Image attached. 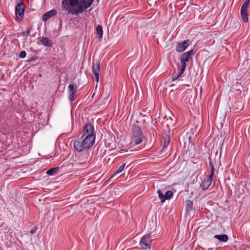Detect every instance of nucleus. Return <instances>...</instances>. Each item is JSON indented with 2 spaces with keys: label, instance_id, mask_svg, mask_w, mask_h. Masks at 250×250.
Segmentation results:
<instances>
[{
  "label": "nucleus",
  "instance_id": "nucleus-1",
  "mask_svg": "<svg viewBox=\"0 0 250 250\" xmlns=\"http://www.w3.org/2000/svg\"><path fill=\"white\" fill-rule=\"evenodd\" d=\"M94 0H62V7L68 13L78 15L85 11Z\"/></svg>",
  "mask_w": 250,
  "mask_h": 250
},
{
  "label": "nucleus",
  "instance_id": "nucleus-2",
  "mask_svg": "<svg viewBox=\"0 0 250 250\" xmlns=\"http://www.w3.org/2000/svg\"><path fill=\"white\" fill-rule=\"evenodd\" d=\"M195 54L194 49H191L188 52L183 53L180 57L181 68L184 70L186 68V62L192 59V56Z\"/></svg>",
  "mask_w": 250,
  "mask_h": 250
},
{
  "label": "nucleus",
  "instance_id": "nucleus-3",
  "mask_svg": "<svg viewBox=\"0 0 250 250\" xmlns=\"http://www.w3.org/2000/svg\"><path fill=\"white\" fill-rule=\"evenodd\" d=\"M132 140L134 141L135 145H139L142 142L145 136L141 128L138 126H135L133 129L132 134Z\"/></svg>",
  "mask_w": 250,
  "mask_h": 250
},
{
  "label": "nucleus",
  "instance_id": "nucleus-4",
  "mask_svg": "<svg viewBox=\"0 0 250 250\" xmlns=\"http://www.w3.org/2000/svg\"><path fill=\"white\" fill-rule=\"evenodd\" d=\"M151 239L150 234H146L143 236L140 241V246L142 249L144 250H150V243Z\"/></svg>",
  "mask_w": 250,
  "mask_h": 250
},
{
  "label": "nucleus",
  "instance_id": "nucleus-5",
  "mask_svg": "<svg viewBox=\"0 0 250 250\" xmlns=\"http://www.w3.org/2000/svg\"><path fill=\"white\" fill-rule=\"evenodd\" d=\"M71 143H73L75 149L78 152H82L84 150L88 149L84 141L82 140L81 139H78L74 141H72Z\"/></svg>",
  "mask_w": 250,
  "mask_h": 250
},
{
  "label": "nucleus",
  "instance_id": "nucleus-6",
  "mask_svg": "<svg viewBox=\"0 0 250 250\" xmlns=\"http://www.w3.org/2000/svg\"><path fill=\"white\" fill-rule=\"evenodd\" d=\"M25 6L23 2H18L15 7V14L17 18L22 19L24 14Z\"/></svg>",
  "mask_w": 250,
  "mask_h": 250
},
{
  "label": "nucleus",
  "instance_id": "nucleus-7",
  "mask_svg": "<svg viewBox=\"0 0 250 250\" xmlns=\"http://www.w3.org/2000/svg\"><path fill=\"white\" fill-rule=\"evenodd\" d=\"M68 89L69 90L68 99L71 102H72L75 100V95L78 86L75 83H73L68 85Z\"/></svg>",
  "mask_w": 250,
  "mask_h": 250
},
{
  "label": "nucleus",
  "instance_id": "nucleus-8",
  "mask_svg": "<svg viewBox=\"0 0 250 250\" xmlns=\"http://www.w3.org/2000/svg\"><path fill=\"white\" fill-rule=\"evenodd\" d=\"M189 44V40H186L181 42H178L175 50L178 53H182L187 49Z\"/></svg>",
  "mask_w": 250,
  "mask_h": 250
},
{
  "label": "nucleus",
  "instance_id": "nucleus-9",
  "mask_svg": "<svg viewBox=\"0 0 250 250\" xmlns=\"http://www.w3.org/2000/svg\"><path fill=\"white\" fill-rule=\"evenodd\" d=\"M92 73L94 75V79L98 83L99 81V72L100 69V62L96 61L92 63Z\"/></svg>",
  "mask_w": 250,
  "mask_h": 250
},
{
  "label": "nucleus",
  "instance_id": "nucleus-10",
  "mask_svg": "<svg viewBox=\"0 0 250 250\" xmlns=\"http://www.w3.org/2000/svg\"><path fill=\"white\" fill-rule=\"evenodd\" d=\"M157 192L158 194V197L162 203L165 202L166 200L170 199L173 195L172 192L170 190L167 191L165 194L162 192L160 189Z\"/></svg>",
  "mask_w": 250,
  "mask_h": 250
},
{
  "label": "nucleus",
  "instance_id": "nucleus-11",
  "mask_svg": "<svg viewBox=\"0 0 250 250\" xmlns=\"http://www.w3.org/2000/svg\"><path fill=\"white\" fill-rule=\"evenodd\" d=\"M88 135H96L94 132L93 126L90 124H87L85 125L82 136H86Z\"/></svg>",
  "mask_w": 250,
  "mask_h": 250
},
{
  "label": "nucleus",
  "instance_id": "nucleus-12",
  "mask_svg": "<svg viewBox=\"0 0 250 250\" xmlns=\"http://www.w3.org/2000/svg\"><path fill=\"white\" fill-rule=\"evenodd\" d=\"M96 135H88L86 136H82L83 141L85 143L86 146L89 148L94 143L95 141Z\"/></svg>",
  "mask_w": 250,
  "mask_h": 250
},
{
  "label": "nucleus",
  "instance_id": "nucleus-13",
  "mask_svg": "<svg viewBox=\"0 0 250 250\" xmlns=\"http://www.w3.org/2000/svg\"><path fill=\"white\" fill-rule=\"evenodd\" d=\"M213 176L208 175L204 178L201 187L203 190H205L208 188L212 183Z\"/></svg>",
  "mask_w": 250,
  "mask_h": 250
},
{
  "label": "nucleus",
  "instance_id": "nucleus-14",
  "mask_svg": "<svg viewBox=\"0 0 250 250\" xmlns=\"http://www.w3.org/2000/svg\"><path fill=\"white\" fill-rule=\"evenodd\" d=\"M57 14V11L53 9L46 13H45L42 16V20L43 21H46L52 17Z\"/></svg>",
  "mask_w": 250,
  "mask_h": 250
},
{
  "label": "nucleus",
  "instance_id": "nucleus-15",
  "mask_svg": "<svg viewBox=\"0 0 250 250\" xmlns=\"http://www.w3.org/2000/svg\"><path fill=\"white\" fill-rule=\"evenodd\" d=\"M41 42L45 46L50 47L52 45V41L46 37H43L41 39Z\"/></svg>",
  "mask_w": 250,
  "mask_h": 250
},
{
  "label": "nucleus",
  "instance_id": "nucleus-16",
  "mask_svg": "<svg viewBox=\"0 0 250 250\" xmlns=\"http://www.w3.org/2000/svg\"><path fill=\"white\" fill-rule=\"evenodd\" d=\"M185 70L181 68L180 70L177 72H174V73L172 74L171 77V80L172 82L176 80L178 78H179L185 72Z\"/></svg>",
  "mask_w": 250,
  "mask_h": 250
},
{
  "label": "nucleus",
  "instance_id": "nucleus-17",
  "mask_svg": "<svg viewBox=\"0 0 250 250\" xmlns=\"http://www.w3.org/2000/svg\"><path fill=\"white\" fill-rule=\"evenodd\" d=\"M214 237L222 242H226L228 240V236L225 234L220 235H215Z\"/></svg>",
  "mask_w": 250,
  "mask_h": 250
},
{
  "label": "nucleus",
  "instance_id": "nucleus-18",
  "mask_svg": "<svg viewBox=\"0 0 250 250\" xmlns=\"http://www.w3.org/2000/svg\"><path fill=\"white\" fill-rule=\"evenodd\" d=\"M240 14L243 21L245 22H248L249 20V16L247 10H240Z\"/></svg>",
  "mask_w": 250,
  "mask_h": 250
},
{
  "label": "nucleus",
  "instance_id": "nucleus-19",
  "mask_svg": "<svg viewBox=\"0 0 250 250\" xmlns=\"http://www.w3.org/2000/svg\"><path fill=\"white\" fill-rule=\"evenodd\" d=\"M59 169V167H55L50 168L46 172V174L48 175L52 176L57 173Z\"/></svg>",
  "mask_w": 250,
  "mask_h": 250
},
{
  "label": "nucleus",
  "instance_id": "nucleus-20",
  "mask_svg": "<svg viewBox=\"0 0 250 250\" xmlns=\"http://www.w3.org/2000/svg\"><path fill=\"white\" fill-rule=\"evenodd\" d=\"M193 202L191 200H188L186 201V211H190L192 210Z\"/></svg>",
  "mask_w": 250,
  "mask_h": 250
},
{
  "label": "nucleus",
  "instance_id": "nucleus-21",
  "mask_svg": "<svg viewBox=\"0 0 250 250\" xmlns=\"http://www.w3.org/2000/svg\"><path fill=\"white\" fill-rule=\"evenodd\" d=\"M208 160H209V167H210V170H211L210 174L209 175L213 176V175L214 174L215 168L214 167L213 163L211 161L210 157H208Z\"/></svg>",
  "mask_w": 250,
  "mask_h": 250
},
{
  "label": "nucleus",
  "instance_id": "nucleus-22",
  "mask_svg": "<svg viewBox=\"0 0 250 250\" xmlns=\"http://www.w3.org/2000/svg\"><path fill=\"white\" fill-rule=\"evenodd\" d=\"M96 32L99 36V37L100 38H102L103 34V30L102 26L101 25H98L96 27Z\"/></svg>",
  "mask_w": 250,
  "mask_h": 250
},
{
  "label": "nucleus",
  "instance_id": "nucleus-23",
  "mask_svg": "<svg viewBox=\"0 0 250 250\" xmlns=\"http://www.w3.org/2000/svg\"><path fill=\"white\" fill-rule=\"evenodd\" d=\"M193 129H191L187 133L188 143L189 144H192V135H193Z\"/></svg>",
  "mask_w": 250,
  "mask_h": 250
},
{
  "label": "nucleus",
  "instance_id": "nucleus-24",
  "mask_svg": "<svg viewBox=\"0 0 250 250\" xmlns=\"http://www.w3.org/2000/svg\"><path fill=\"white\" fill-rule=\"evenodd\" d=\"M125 164H123L122 165H121L117 169V170H116V172L115 173L114 175L113 176L121 173L123 171L124 169L125 168Z\"/></svg>",
  "mask_w": 250,
  "mask_h": 250
},
{
  "label": "nucleus",
  "instance_id": "nucleus-25",
  "mask_svg": "<svg viewBox=\"0 0 250 250\" xmlns=\"http://www.w3.org/2000/svg\"><path fill=\"white\" fill-rule=\"evenodd\" d=\"M250 2V0H246L242 4L241 10H247V9L248 7L249 4Z\"/></svg>",
  "mask_w": 250,
  "mask_h": 250
},
{
  "label": "nucleus",
  "instance_id": "nucleus-26",
  "mask_svg": "<svg viewBox=\"0 0 250 250\" xmlns=\"http://www.w3.org/2000/svg\"><path fill=\"white\" fill-rule=\"evenodd\" d=\"M26 56V53L25 51H22L19 54V57L21 59L25 58Z\"/></svg>",
  "mask_w": 250,
  "mask_h": 250
},
{
  "label": "nucleus",
  "instance_id": "nucleus-27",
  "mask_svg": "<svg viewBox=\"0 0 250 250\" xmlns=\"http://www.w3.org/2000/svg\"><path fill=\"white\" fill-rule=\"evenodd\" d=\"M22 35L24 37H28L30 36V31L28 29H27L26 31H23L22 32Z\"/></svg>",
  "mask_w": 250,
  "mask_h": 250
},
{
  "label": "nucleus",
  "instance_id": "nucleus-28",
  "mask_svg": "<svg viewBox=\"0 0 250 250\" xmlns=\"http://www.w3.org/2000/svg\"><path fill=\"white\" fill-rule=\"evenodd\" d=\"M38 229V228H37V226L34 227V228H33V229L30 230V234H32H32H35V233L37 232V231Z\"/></svg>",
  "mask_w": 250,
  "mask_h": 250
},
{
  "label": "nucleus",
  "instance_id": "nucleus-29",
  "mask_svg": "<svg viewBox=\"0 0 250 250\" xmlns=\"http://www.w3.org/2000/svg\"><path fill=\"white\" fill-rule=\"evenodd\" d=\"M169 144V141H165L163 144V148H167Z\"/></svg>",
  "mask_w": 250,
  "mask_h": 250
},
{
  "label": "nucleus",
  "instance_id": "nucleus-30",
  "mask_svg": "<svg viewBox=\"0 0 250 250\" xmlns=\"http://www.w3.org/2000/svg\"><path fill=\"white\" fill-rule=\"evenodd\" d=\"M23 0H16L18 2H23Z\"/></svg>",
  "mask_w": 250,
  "mask_h": 250
},
{
  "label": "nucleus",
  "instance_id": "nucleus-31",
  "mask_svg": "<svg viewBox=\"0 0 250 250\" xmlns=\"http://www.w3.org/2000/svg\"><path fill=\"white\" fill-rule=\"evenodd\" d=\"M94 95V93L92 95V97H93Z\"/></svg>",
  "mask_w": 250,
  "mask_h": 250
}]
</instances>
